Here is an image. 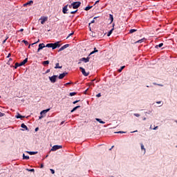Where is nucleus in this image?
<instances>
[{"label": "nucleus", "mask_w": 177, "mask_h": 177, "mask_svg": "<svg viewBox=\"0 0 177 177\" xmlns=\"http://www.w3.org/2000/svg\"><path fill=\"white\" fill-rule=\"evenodd\" d=\"M73 9H78L81 6V1H75L71 3Z\"/></svg>", "instance_id": "1"}, {"label": "nucleus", "mask_w": 177, "mask_h": 177, "mask_svg": "<svg viewBox=\"0 0 177 177\" xmlns=\"http://www.w3.org/2000/svg\"><path fill=\"white\" fill-rule=\"evenodd\" d=\"M63 146L62 145H54L51 149L50 151H56V150H59V149H62Z\"/></svg>", "instance_id": "2"}, {"label": "nucleus", "mask_w": 177, "mask_h": 177, "mask_svg": "<svg viewBox=\"0 0 177 177\" xmlns=\"http://www.w3.org/2000/svg\"><path fill=\"white\" fill-rule=\"evenodd\" d=\"M48 78H49V80H50V82L52 84H55V82H56V80L57 78V75H53L51 77H49Z\"/></svg>", "instance_id": "3"}, {"label": "nucleus", "mask_w": 177, "mask_h": 177, "mask_svg": "<svg viewBox=\"0 0 177 177\" xmlns=\"http://www.w3.org/2000/svg\"><path fill=\"white\" fill-rule=\"evenodd\" d=\"M80 70H81L82 74H83V75H84V77H88V75H89V73H86L85 71V68H84L82 67H80Z\"/></svg>", "instance_id": "4"}, {"label": "nucleus", "mask_w": 177, "mask_h": 177, "mask_svg": "<svg viewBox=\"0 0 177 177\" xmlns=\"http://www.w3.org/2000/svg\"><path fill=\"white\" fill-rule=\"evenodd\" d=\"M53 49H56V48H60V41H56L55 43H53Z\"/></svg>", "instance_id": "5"}, {"label": "nucleus", "mask_w": 177, "mask_h": 177, "mask_svg": "<svg viewBox=\"0 0 177 177\" xmlns=\"http://www.w3.org/2000/svg\"><path fill=\"white\" fill-rule=\"evenodd\" d=\"M39 20H41V24H45V21H48V17H42Z\"/></svg>", "instance_id": "6"}, {"label": "nucleus", "mask_w": 177, "mask_h": 177, "mask_svg": "<svg viewBox=\"0 0 177 177\" xmlns=\"http://www.w3.org/2000/svg\"><path fill=\"white\" fill-rule=\"evenodd\" d=\"M89 59H91V57L89 56H88L86 58L82 57L79 60H80V62H84V63H88L89 62Z\"/></svg>", "instance_id": "7"}, {"label": "nucleus", "mask_w": 177, "mask_h": 177, "mask_svg": "<svg viewBox=\"0 0 177 177\" xmlns=\"http://www.w3.org/2000/svg\"><path fill=\"white\" fill-rule=\"evenodd\" d=\"M68 73L67 72H64L63 73L59 74L58 78L59 80H63V78L66 76Z\"/></svg>", "instance_id": "8"}, {"label": "nucleus", "mask_w": 177, "mask_h": 177, "mask_svg": "<svg viewBox=\"0 0 177 177\" xmlns=\"http://www.w3.org/2000/svg\"><path fill=\"white\" fill-rule=\"evenodd\" d=\"M68 8V5L65 6L63 8H62V12L64 13V15H67V12L68 11V9L67 8Z\"/></svg>", "instance_id": "9"}, {"label": "nucleus", "mask_w": 177, "mask_h": 177, "mask_svg": "<svg viewBox=\"0 0 177 177\" xmlns=\"http://www.w3.org/2000/svg\"><path fill=\"white\" fill-rule=\"evenodd\" d=\"M68 46H70V44L64 45L59 49L58 52H62V50H64V49H67V48H68Z\"/></svg>", "instance_id": "10"}, {"label": "nucleus", "mask_w": 177, "mask_h": 177, "mask_svg": "<svg viewBox=\"0 0 177 177\" xmlns=\"http://www.w3.org/2000/svg\"><path fill=\"white\" fill-rule=\"evenodd\" d=\"M34 3V1L32 0H30L29 1H28L27 3L24 4V6H31V5H32Z\"/></svg>", "instance_id": "11"}, {"label": "nucleus", "mask_w": 177, "mask_h": 177, "mask_svg": "<svg viewBox=\"0 0 177 177\" xmlns=\"http://www.w3.org/2000/svg\"><path fill=\"white\" fill-rule=\"evenodd\" d=\"M46 46L44 43L39 44V48L37 49V52H39V50H42L43 48H45Z\"/></svg>", "instance_id": "12"}, {"label": "nucleus", "mask_w": 177, "mask_h": 177, "mask_svg": "<svg viewBox=\"0 0 177 177\" xmlns=\"http://www.w3.org/2000/svg\"><path fill=\"white\" fill-rule=\"evenodd\" d=\"M50 110V109H45V110H43L40 112V115H45V114L46 113H48L49 111Z\"/></svg>", "instance_id": "13"}, {"label": "nucleus", "mask_w": 177, "mask_h": 177, "mask_svg": "<svg viewBox=\"0 0 177 177\" xmlns=\"http://www.w3.org/2000/svg\"><path fill=\"white\" fill-rule=\"evenodd\" d=\"M114 26H115V24H113V28L108 32L107 37H110V35L113 34V31H114Z\"/></svg>", "instance_id": "14"}, {"label": "nucleus", "mask_w": 177, "mask_h": 177, "mask_svg": "<svg viewBox=\"0 0 177 177\" xmlns=\"http://www.w3.org/2000/svg\"><path fill=\"white\" fill-rule=\"evenodd\" d=\"M26 153H28V154H30V156H34L35 154H37L38 151H27Z\"/></svg>", "instance_id": "15"}, {"label": "nucleus", "mask_w": 177, "mask_h": 177, "mask_svg": "<svg viewBox=\"0 0 177 177\" xmlns=\"http://www.w3.org/2000/svg\"><path fill=\"white\" fill-rule=\"evenodd\" d=\"M28 62V58H26L23 62L19 63V64L20 66H24V64H26V63H27Z\"/></svg>", "instance_id": "16"}, {"label": "nucleus", "mask_w": 177, "mask_h": 177, "mask_svg": "<svg viewBox=\"0 0 177 177\" xmlns=\"http://www.w3.org/2000/svg\"><path fill=\"white\" fill-rule=\"evenodd\" d=\"M15 118H17V119L20 118L21 120L22 118H26V116H23L20 113H17Z\"/></svg>", "instance_id": "17"}, {"label": "nucleus", "mask_w": 177, "mask_h": 177, "mask_svg": "<svg viewBox=\"0 0 177 177\" xmlns=\"http://www.w3.org/2000/svg\"><path fill=\"white\" fill-rule=\"evenodd\" d=\"M46 48H52V49H53V43L47 44Z\"/></svg>", "instance_id": "18"}, {"label": "nucleus", "mask_w": 177, "mask_h": 177, "mask_svg": "<svg viewBox=\"0 0 177 177\" xmlns=\"http://www.w3.org/2000/svg\"><path fill=\"white\" fill-rule=\"evenodd\" d=\"M162 46H164V44L163 43H160L158 45H156L155 46L156 49H158V48H162Z\"/></svg>", "instance_id": "19"}, {"label": "nucleus", "mask_w": 177, "mask_h": 177, "mask_svg": "<svg viewBox=\"0 0 177 177\" xmlns=\"http://www.w3.org/2000/svg\"><path fill=\"white\" fill-rule=\"evenodd\" d=\"M21 127L24 129H26V131H28V127H27L26 125L24 124V123H22L21 124Z\"/></svg>", "instance_id": "20"}, {"label": "nucleus", "mask_w": 177, "mask_h": 177, "mask_svg": "<svg viewBox=\"0 0 177 177\" xmlns=\"http://www.w3.org/2000/svg\"><path fill=\"white\" fill-rule=\"evenodd\" d=\"M95 120L97 121V122H100V124H106V122L102 120L101 119L95 118Z\"/></svg>", "instance_id": "21"}, {"label": "nucleus", "mask_w": 177, "mask_h": 177, "mask_svg": "<svg viewBox=\"0 0 177 177\" xmlns=\"http://www.w3.org/2000/svg\"><path fill=\"white\" fill-rule=\"evenodd\" d=\"M80 107H81V106H75V107L71 111V113H74V111H75L77 109H80Z\"/></svg>", "instance_id": "22"}, {"label": "nucleus", "mask_w": 177, "mask_h": 177, "mask_svg": "<svg viewBox=\"0 0 177 177\" xmlns=\"http://www.w3.org/2000/svg\"><path fill=\"white\" fill-rule=\"evenodd\" d=\"M109 20H111V23H113V21H114V17L111 14L109 15Z\"/></svg>", "instance_id": "23"}, {"label": "nucleus", "mask_w": 177, "mask_h": 177, "mask_svg": "<svg viewBox=\"0 0 177 177\" xmlns=\"http://www.w3.org/2000/svg\"><path fill=\"white\" fill-rule=\"evenodd\" d=\"M23 160H30V156H26V154H23Z\"/></svg>", "instance_id": "24"}, {"label": "nucleus", "mask_w": 177, "mask_h": 177, "mask_svg": "<svg viewBox=\"0 0 177 177\" xmlns=\"http://www.w3.org/2000/svg\"><path fill=\"white\" fill-rule=\"evenodd\" d=\"M142 42H145V38L141 39L136 42V44H142Z\"/></svg>", "instance_id": "25"}, {"label": "nucleus", "mask_w": 177, "mask_h": 177, "mask_svg": "<svg viewBox=\"0 0 177 177\" xmlns=\"http://www.w3.org/2000/svg\"><path fill=\"white\" fill-rule=\"evenodd\" d=\"M136 31H138V30H136V29H131L129 30V33L130 34H133V32H136Z\"/></svg>", "instance_id": "26"}, {"label": "nucleus", "mask_w": 177, "mask_h": 177, "mask_svg": "<svg viewBox=\"0 0 177 177\" xmlns=\"http://www.w3.org/2000/svg\"><path fill=\"white\" fill-rule=\"evenodd\" d=\"M42 64H43L44 66H46V65L49 64V61H48V60L44 61V62H42Z\"/></svg>", "instance_id": "27"}, {"label": "nucleus", "mask_w": 177, "mask_h": 177, "mask_svg": "<svg viewBox=\"0 0 177 177\" xmlns=\"http://www.w3.org/2000/svg\"><path fill=\"white\" fill-rule=\"evenodd\" d=\"M124 68H125V66H121L120 68H119L118 71L119 73H121V71H122V70Z\"/></svg>", "instance_id": "28"}, {"label": "nucleus", "mask_w": 177, "mask_h": 177, "mask_svg": "<svg viewBox=\"0 0 177 177\" xmlns=\"http://www.w3.org/2000/svg\"><path fill=\"white\" fill-rule=\"evenodd\" d=\"M141 150H144V153H146V149L145 148V145H143V144H141Z\"/></svg>", "instance_id": "29"}, {"label": "nucleus", "mask_w": 177, "mask_h": 177, "mask_svg": "<svg viewBox=\"0 0 177 177\" xmlns=\"http://www.w3.org/2000/svg\"><path fill=\"white\" fill-rule=\"evenodd\" d=\"M17 67H21V65H20L19 63H15V68H17Z\"/></svg>", "instance_id": "30"}, {"label": "nucleus", "mask_w": 177, "mask_h": 177, "mask_svg": "<svg viewBox=\"0 0 177 177\" xmlns=\"http://www.w3.org/2000/svg\"><path fill=\"white\" fill-rule=\"evenodd\" d=\"M75 95H77L76 92H72L69 93V96H75Z\"/></svg>", "instance_id": "31"}, {"label": "nucleus", "mask_w": 177, "mask_h": 177, "mask_svg": "<svg viewBox=\"0 0 177 177\" xmlns=\"http://www.w3.org/2000/svg\"><path fill=\"white\" fill-rule=\"evenodd\" d=\"M62 68V66H59V63H57L55 64V68Z\"/></svg>", "instance_id": "32"}, {"label": "nucleus", "mask_w": 177, "mask_h": 177, "mask_svg": "<svg viewBox=\"0 0 177 177\" xmlns=\"http://www.w3.org/2000/svg\"><path fill=\"white\" fill-rule=\"evenodd\" d=\"M28 172H34L35 170L34 169H26Z\"/></svg>", "instance_id": "33"}, {"label": "nucleus", "mask_w": 177, "mask_h": 177, "mask_svg": "<svg viewBox=\"0 0 177 177\" xmlns=\"http://www.w3.org/2000/svg\"><path fill=\"white\" fill-rule=\"evenodd\" d=\"M90 9H92V6H87L85 8L84 10H89Z\"/></svg>", "instance_id": "34"}, {"label": "nucleus", "mask_w": 177, "mask_h": 177, "mask_svg": "<svg viewBox=\"0 0 177 177\" xmlns=\"http://www.w3.org/2000/svg\"><path fill=\"white\" fill-rule=\"evenodd\" d=\"M77 12H78V10H76L75 11H71V15H75V13H77Z\"/></svg>", "instance_id": "35"}, {"label": "nucleus", "mask_w": 177, "mask_h": 177, "mask_svg": "<svg viewBox=\"0 0 177 177\" xmlns=\"http://www.w3.org/2000/svg\"><path fill=\"white\" fill-rule=\"evenodd\" d=\"M133 115H135V117H138V118L140 117V114H139V113H133Z\"/></svg>", "instance_id": "36"}, {"label": "nucleus", "mask_w": 177, "mask_h": 177, "mask_svg": "<svg viewBox=\"0 0 177 177\" xmlns=\"http://www.w3.org/2000/svg\"><path fill=\"white\" fill-rule=\"evenodd\" d=\"M22 42H24L25 45H28V41H27L26 40H23Z\"/></svg>", "instance_id": "37"}, {"label": "nucleus", "mask_w": 177, "mask_h": 177, "mask_svg": "<svg viewBox=\"0 0 177 177\" xmlns=\"http://www.w3.org/2000/svg\"><path fill=\"white\" fill-rule=\"evenodd\" d=\"M38 42H39V39H38L37 41L32 43V44H30L31 46H33L34 45H35V44H38Z\"/></svg>", "instance_id": "38"}, {"label": "nucleus", "mask_w": 177, "mask_h": 177, "mask_svg": "<svg viewBox=\"0 0 177 177\" xmlns=\"http://www.w3.org/2000/svg\"><path fill=\"white\" fill-rule=\"evenodd\" d=\"M115 133H126L125 131H117V132H115Z\"/></svg>", "instance_id": "39"}, {"label": "nucleus", "mask_w": 177, "mask_h": 177, "mask_svg": "<svg viewBox=\"0 0 177 177\" xmlns=\"http://www.w3.org/2000/svg\"><path fill=\"white\" fill-rule=\"evenodd\" d=\"M74 35V32H73L72 33H70L68 36L66 37V39H68L69 37H71V35Z\"/></svg>", "instance_id": "40"}, {"label": "nucleus", "mask_w": 177, "mask_h": 177, "mask_svg": "<svg viewBox=\"0 0 177 177\" xmlns=\"http://www.w3.org/2000/svg\"><path fill=\"white\" fill-rule=\"evenodd\" d=\"M50 171L51 174H55V169H50Z\"/></svg>", "instance_id": "41"}, {"label": "nucleus", "mask_w": 177, "mask_h": 177, "mask_svg": "<svg viewBox=\"0 0 177 177\" xmlns=\"http://www.w3.org/2000/svg\"><path fill=\"white\" fill-rule=\"evenodd\" d=\"M78 102H80V100L74 101L73 103V104H77V103H78Z\"/></svg>", "instance_id": "42"}, {"label": "nucleus", "mask_w": 177, "mask_h": 177, "mask_svg": "<svg viewBox=\"0 0 177 177\" xmlns=\"http://www.w3.org/2000/svg\"><path fill=\"white\" fill-rule=\"evenodd\" d=\"M94 53H97V52H99V50L97 49H96V48H94Z\"/></svg>", "instance_id": "43"}, {"label": "nucleus", "mask_w": 177, "mask_h": 177, "mask_svg": "<svg viewBox=\"0 0 177 177\" xmlns=\"http://www.w3.org/2000/svg\"><path fill=\"white\" fill-rule=\"evenodd\" d=\"M48 73H50V69H48V70L45 72V74H48Z\"/></svg>", "instance_id": "44"}, {"label": "nucleus", "mask_w": 177, "mask_h": 177, "mask_svg": "<svg viewBox=\"0 0 177 177\" xmlns=\"http://www.w3.org/2000/svg\"><path fill=\"white\" fill-rule=\"evenodd\" d=\"M42 118H44V115H41L39 117V120H41Z\"/></svg>", "instance_id": "45"}, {"label": "nucleus", "mask_w": 177, "mask_h": 177, "mask_svg": "<svg viewBox=\"0 0 177 177\" xmlns=\"http://www.w3.org/2000/svg\"><path fill=\"white\" fill-rule=\"evenodd\" d=\"M93 23H95V19H93V20L91 21V23H89V26H91V24H93Z\"/></svg>", "instance_id": "46"}, {"label": "nucleus", "mask_w": 177, "mask_h": 177, "mask_svg": "<svg viewBox=\"0 0 177 177\" xmlns=\"http://www.w3.org/2000/svg\"><path fill=\"white\" fill-rule=\"evenodd\" d=\"M5 115V113H2L1 112H0V117H3Z\"/></svg>", "instance_id": "47"}, {"label": "nucleus", "mask_w": 177, "mask_h": 177, "mask_svg": "<svg viewBox=\"0 0 177 177\" xmlns=\"http://www.w3.org/2000/svg\"><path fill=\"white\" fill-rule=\"evenodd\" d=\"M94 53H94V51H92L91 53H90V54L88 55V57H89V56H91V55H93Z\"/></svg>", "instance_id": "48"}, {"label": "nucleus", "mask_w": 177, "mask_h": 177, "mask_svg": "<svg viewBox=\"0 0 177 177\" xmlns=\"http://www.w3.org/2000/svg\"><path fill=\"white\" fill-rule=\"evenodd\" d=\"M153 129V131L158 129V126L155 127Z\"/></svg>", "instance_id": "49"}, {"label": "nucleus", "mask_w": 177, "mask_h": 177, "mask_svg": "<svg viewBox=\"0 0 177 177\" xmlns=\"http://www.w3.org/2000/svg\"><path fill=\"white\" fill-rule=\"evenodd\" d=\"M97 97H100V96H102V94L101 93H98V94H97Z\"/></svg>", "instance_id": "50"}, {"label": "nucleus", "mask_w": 177, "mask_h": 177, "mask_svg": "<svg viewBox=\"0 0 177 177\" xmlns=\"http://www.w3.org/2000/svg\"><path fill=\"white\" fill-rule=\"evenodd\" d=\"M157 104H161L162 102L161 101H158L156 102Z\"/></svg>", "instance_id": "51"}, {"label": "nucleus", "mask_w": 177, "mask_h": 177, "mask_svg": "<svg viewBox=\"0 0 177 177\" xmlns=\"http://www.w3.org/2000/svg\"><path fill=\"white\" fill-rule=\"evenodd\" d=\"M39 129V128L37 127V128L35 129V132H37V131H38Z\"/></svg>", "instance_id": "52"}, {"label": "nucleus", "mask_w": 177, "mask_h": 177, "mask_svg": "<svg viewBox=\"0 0 177 177\" xmlns=\"http://www.w3.org/2000/svg\"><path fill=\"white\" fill-rule=\"evenodd\" d=\"M135 132H138V130H136L134 131H131V133H135Z\"/></svg>", "instance_id": "53"}, {"label": "nucleus", "mask_w": 177, "mask_h": 177, "mask_svg": "<svg viewBox=\"0 0 177 177\" xmlns=\"http://www.w3.org/2000/svg\"><path fill=\"white\" fill-rule=\"evenodd\" d=\"M8 39V38H6L5 40L3 41V44H5V42H6V40Z\"/></svg>", "instance_id": "54"}, {"label": "nucleus", "mask_w": 177, "mask_h": 177, "mask_svg": "<svg viewBox=\"0 0 177 177\" xmlns=\"http://www.w3.org/2000/svg\"><path fill=\"white\" fill-rule=\"evenodd\" d=\"M88 89L89 88H87L85 91H84V94L86 95V92H88Z\"/></svg>", "instance_id": "55"}, {"label": "nucleus", "mask_w": 177, "mask_h": 177, "mask_svg": "<svg viewBox=\"0 0 177 177\" xmlns=\"http://www.w3.org/2000/svg\"><path fill=\"white\" fill-rule=\"evenodd\" d=\"M158 86H164V85L160 84H158Z\"/></svg>", "instance_id": "56"}, {"label": "nucleus", "mask_w": 177, "mask_h": 177, "mask_svg": "<svg viewBox=\"0 0 177 177\" xmlns=\"http://www.w3.org/2000/svg\"><path fill=\"white\" fill-rule=\"evenodd\" d=\"M68 8H70V9H71V8H73V6H71V4L68 6Z\"/></svg>", "instance_id": "57"}, {"label": "nucleus", "mask_w": 177, "mask_h": 177, "mask_svg": "<svg viewBox=\"0 0 177 177\" xmlns=\"http://www.w3.org/2000/svg\"><path fill=\"white\" fill-rule=\"evenodd\" d=\"M96 3H99V0L95 1V5H96Z\"/></svg>", "instance_id": "58"}, {"label": "nucleus", "mask_w": 177, "mask_h": 177, "mask_svg": "<svg viewBox=\"0 0 177 177\" xmlns=\"http://www.w3.org/2000/svg\"><path fill=\"white\" fill-rule=\"evenodd\" d=\"M10 56H11V55H10V53H9V54L8 55L7 57H10Z\"/></svg>", "instance_id": "59"}, {"label": "nucleus", "mask_w": 177, "mask_h": 177, "mask_svg": "<svg viewBox=\"0 0 177 177\" xmlns=\"http://www.w3.org/2000/svg\"><path fill=\"white\" fill-rule=\"evenodd\" d=\"M40 168H44V165H41Z\"/></svg>", "instance_id": "60"}, {"label": "nucleus", "mask_w": 177, "mask_h": 177, "mask_svg": "<svg viewBox=\"0 0 177 177\" xmlns=\"http://www.w3.org/2000/svg\"><path fill=\"white\" fill-rule=\"evenodd\" d=\"M64 124V121H62V122H61V125H63Z\"/></svg>", "instance_id": "61"}, {"label": "nucleus", "mask_w": 177, "mask_h": 177, "mask_svg": "<svg viewBox=\"0 0 177 177\" xmlns=\"http://www.w3.org/2000/svg\"><path fill=\"white\" fill-rule=\"evenodd\" d=\"M19 31L23 32L24 31V29H20Z\"/></svg>", "instance_id": "62"}, {"label": "nucleus", "mask_w": 177, "mask_h": 177, "mask_svg": "<svg viewBox=\"0 0 177 177\" xmlns=\"http://www.w3.org/2000/svg\"><path fill=\"white\" fill-rule=\"evenodd\" d=\"M70 84L71 83L68 82V83H66V85H70Z\"/></svg>", "instance_id": "63"}, {"label": "nucleus", "mask_w": 177, "mask_h": 177, "mask_svg": "<svg viewBox=\"0 0 177 177\" xmlns=\"http://www.w3.org/2000/svg\"><path fill=\"white\" fill-rule=\"evenodd\" d=\"M142 120L143 121H146V118H144Z\"/></svg>", "instance_id": "64"}]
</instances>
